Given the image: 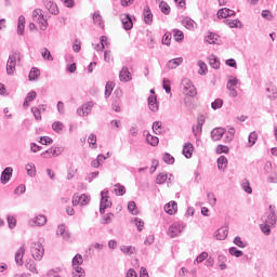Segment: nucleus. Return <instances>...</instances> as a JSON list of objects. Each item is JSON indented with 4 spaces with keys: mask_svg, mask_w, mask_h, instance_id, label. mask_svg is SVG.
Segmentation results:
<instances>
[{
    "mask_svg": "<svg viewBox=\"0 0 277 277\" xmlns=\"http://www.w3.org/2000/svg\"><path fill=\"white\" fill-rule=\"evenodd\" d=\"M16 62H21V52L13 51L6 61V75L12 76L16 72Z\"/></svg>",
    "mask_w": 277,
    "mask_h": 277,
    "instance_id": "f257e3e1",
    "label": "nucleus"
},
{
    "mask_svg": "<svg viewBox=\"0 0 277 277\" xmlns=\"http://www.w3.org/2000/svg\"><path fill=\"white\" fill-rule=\"evenodd\" d=\"M261 220L264 224H271V226H276V206H269L268 211H266L264 215H262Z\"/></svg>",
    "mask_w": 277,
    "mask_h": 277,
    "instance_id": "f03ea898",
    "label": "nucleus"
},
{
    "mask_svg": "<svg viewBox=\"0 0 277 277\" xmlns=\"http://www.w3.org/2000/svg\"><path fill=\"white\" fill-rule=\"evenodd\" d=\"M30 252L35 261H42V256H44V247L42 246V242H31Z\"/></svg>",
    "mask_w": 277,
    "mask_h": 277,
    "instance_id": "7ed1b4c3",
    "label": "nucleus"
},
{
    "mask_svg": "<svg viewBox=\"0 0 277 277\" xmlns=\"http://www.w3.org/2000/svg\"><path fill=\"white\" fill-rule=\"evenodd\" d=\"M182 92L183 94H185V96H189L190 98H194V96H196V94H198V92L196 91V87L194 85V83H192V80L184 78L182 79Z\"/></svg>",
    "mask_w": 277,
    "mask_h": 277,
    "instance_id": "20e7f679",
    "label": "nucleus"
},
{
    "mask_svg": "<svg viewBox=\"0 0 277 277\" xmlns=\"http://www.w3.org/2000/svg\"><path fill=\"white\" fill-rule=\"evenodd\" d=\"M106 194H109L108 190H106ZM111 209V200H109L108 195H105V192H101V201H100V213L101 215H105V210Z\"/></svg>",
    "mask_w": 277,
    "mask_h": 277,
    "instance_id": "39448f33",
    "label": "nucleus"
},
{
    "mask_svg": "<svg viewBox=\"0 0 277 277\" xmlns=\"http://www.w3.org/2000/svg\"><path fill=\"white\" fill-rule=\"evenodd\" d=\"M183 223H173L169 226L168 235L171 239H174V237H179L181 233H183Z\"/></svg>",
    "mask_w": 277,
    "mask_h": 277,
    "instance_id": "423d86ee",
    "label": "nucleus"
},
{
    "mask_svg": "<svg viewBox=\"0 0 277 277\" xmlns=\"http://www.w3.org/2000/svg\"><path fill=\"white\" fill-rule=\"evenodd\" d=\"M14 172V169H12V167H6L0 176V183H2V185H8V183H10V179H12V174Z\"/></svg>",
    "mask_w": 277,
    "mask_h": 277,
    "instance_id": "0eeeda50",
    "label": "nucleus"
},
{
    "mask_svg": "<svg viewBox=\"0 0 277 277\" xmlns=\"http://www.w3.org/2000/svg\"><path fill=\"white\" fill-rule=\"evenodd\" d=\"M121 23L126 31H131V29H133V17H131V14H124L123 17H121Z\"/></svg>",
    "mask_w": 277,
    "mask_h": 277,
    "instance_id": "6e6552de",
    "label": "nucleus"
},
{
    "mask_svg": "<svg viewBox=\"0 0 277 277\" xmlns=\"http://www.w3.org/2000/svg\"><path fill=\"white\" fill-rule=\"evenodd\" d=\"M44 6L50 12V14H53L54 16L60 14V8L57 6V3L53 2V0H44Z\"/></svg>",
    "mask_w": 277,
    "mask_h": 277,
    "instance_id": "1a4fd4ad",
    "label": "nucleus"
},
{
    "mask_svg": "<svg viewBox=\"0 0 277 277\" xmlns=\"http://www.w3.org/2000/svg\"><path fill=\"white\" fill-rule=\"evenodd\" d=\"M119 79L123 83H127V82L131 81V79H133V77L131 76V71H129V67L123 66L121 68V70L119 72Z\"/></svg>",
    "mask_w": 277,
    "mask_h": 277,
    "instance_id": "9d476101",
    "label": "nucleus"
},
{
    "mask_svg": "<svg viewBox=\"0 0 277 277\" xmlns=\"http://www.w3.org/2000/svg\"><path fill=\"white\" fill-rule=\"evenodd\" d=\"M237 13L228 8L220 9L216 13L217 18H229L230 16H236Z\"/></svg>",
    "mask_w": 277,
    "mask_h": 277,
    "instance_id": "9b49d317",
    "label": "nucleus"
},
{
    "mask_svg": "<svg viewBox=\"0 0 277 277\" xmlns=\"http://www.w3.org/2000/svg\"><path fill=\"white\" fill-rule=\"evenodd\" d=\"M56 235H57V237H63V239L65 241H68L70 239V232L66 230V225L65 224L58 225L57 230H56Z\"/></svg>",
    "mask_w": 277,
    "mask_h": 277,
    "instance_id": "f8f14e48",
    "label": "nucleus"
},
{
    "mask_svg": "<svg viewBox=\"0 0 277 277\" xmlns=\"http://www.w3.org/2000/svg\"><path fill=\"white\" fill-rule=\"evenodd\" d=\"M44 224H47V216L44 214H39L29 221L30 226H44Z\"/></svg>",
    "mask_w": 277,
    "mask_h": 277,
    "instance_id": "ddd939ff",
    "label": "nucleus"
},
{
    "mask_svg": "<svg viewBox=\"0 0 277 277\" xmlns=\"http://www.w3.org/2000/svg\"><path fill=\"white\" fill-rule=\"evenodd\" d=\"M224 133H226L224 128H215L211 131V138L214 142H220V140L224 137Z\"/></svg>",
    "mask_w": 277,
    "mask_h": 277,
    "instance_id": "4468645a",
    "label": "nucleus"
},
{
    "mask_svg": "<svg viewBox=\"0 0 277 277\" xmlns=\"http://www.w3.org/2000/svg\"><path fill=\"white\" fill-rule=\"evenodd\" d=\"M182 155H184L186 159H192L194 155V144L185 143L183 146Z\"/></svg>",
    "mask_w": 277,
    "mask_h": 277,
    "instance_id": "2eb2a0df",
    "label": "nucleus"
},
{
    "mask_svg": "<svg viewBox=\"0 0 277 277\" xmlns=\"http://www.w3.org/2000/svg\"><path fill=\"white\" fill-rule=\"evenodd\" d=\"M164 211L169 215H174L179 211V203L176 201H171L164 206Z\"/></svg>",
    "mask_w": 277,
    "mask_h": 277,
    "instance_id": "dca6fc26",
    "label": "nucleus"
},
{
    "mask_svg": "<svg viewBox=\"0 0 277 277\" xmlns=\"http://www.w3.org/2000/svg\"><path fill=\"white\" fill-rule=\"evenodd\" d=\"M147 101L150 111H159V103H157V95H149Z\"/></svg>",
    "mask_w": 277,
    "mask_h": 277,
    "instance_id": "f3484780",
    "label": "nucleus"
},
{
    "mask_svg": "<svg viewBox=\"0 0 277 277\" xmlns=\"http://www.w3.org/2000/svg\"><path fill=\"white\" fill-rule=\"evenodd\" d=\"M144 23L145 25H153V12H150L149 6H145L143 10Z\"/></svg>",
    "mask_w": 277,
    "mask_h": 277,
    "instance_id": "a211bd4d",
    "label": "nucleus"
},
{
    "mask_svg": "<svg viewBox=\"0 0 277 277\" xmlns=\"http://www.w3.org/2000/svg\"><path fill=\"white\" fill-rule=\"evenodd\" d=\"M228 237V227H221L215 232V238L219 241H224Z\"/></svg>",
    "mask_w": 277,
    "mask_h": 277,
    "instance_id": "6ab92c4d",
    "label": "nucleus"
},
{
    "mask_svg": "<svg viewBox=\"0 0 277 277\" xmlns=\"http://www.w3.org/2000/svg\"><path fill=\"white\" fill-rule=\"evenodd\" d=\"M144 135H146V142L149 146H158L159 145V137L154 136L150 132L144 131Z\"/></svg>",
    "mask_w": 277,
    "mask_h": 277,
    "instance_id": "aec40b11",
    "label": "nucleus"
},
{
    "mask_svg": "<svg viewBox=\"0 0 277 277\" xmlns=\"http://www.w3.org/2000/svg\"><path fill=\"white\" fill-rule=\"evenodd\" d=\"M216 162L219 170H221L222 172H224L228 168V158H226V156H220Z\"/></svg>",
    "mask_w": 277,
    "mask_h": 277,
    "instance_id": "412c9836",
    "label": "nucleus"
},
{
    "mask_svg": "<svg viewBox=\"0 0 277 277\" xmlns=\"http://www.w3.org/2000/svg\"><path fill=\"white\" fill-rule=\"evenodd\" d=\"M17 35L25 36V16L21 15L17 22Z\"/></svg>",
    "mask_w": 277,
    "mask_h": 277,
    "instance_id": "4be33fe9",
    "label": "nucleus"
},
{
    "mask_svg": "<svg viewBox=\"0 0 277 277\" xmlns=\"http://www.w3.org/2000/svg\"><path fill=\"white\" fill-rule=\"evenodd\" d=\"M181 64H183V57L173 58L167 63V68L174 70V68L181 66Z\"/></svg>",
    "mask_w": 277,
    "mask_h": 277,
    "instance_id": "5701e85b",
    "label": "nucleus"
},
{
    "mask_svg": "<svg viewBox=\"0 0 277 277\" xmlns=\"http://www.w3.org/2000/svg\"><path fill=\"white\" fill-rule=\"evenodd\" d=\"M23 256H25V247H21L15 253V263L23 265Z\"/></svg>",
    "mask_w": 277,
    "mask_h": 277,
    "instance_id": "b1692460",
    "label": "nucleus"
},
{
    "mask_svg": "<svg viewBox=\"0 0 277 277\" xmlns=\"http://www.w3.org/2000/svg\"><path fill=\"white\" fill-rule=\"evenodd\" d=\"M223 23L230 27V29H237V27H241V21L239 19H224Z\"/></svg>",
    "mask_w": 277,
    "mask_h": 277,
    "instance_id": "393cba45",
    "label": "nucleus"
},
{
    "mask_svg": "<svg viewBox=\"0 0 277 277\" xmlns=\"http://www.w3.org/2000/svg\"><path fill=\"white\" fill-rule=\"evenodd\" d=\"M209 64L211 68H214V70H217L220 68V58H217V56L212 54L209 56Z\"/></svg>",
    "mask_w": 277,
    "mask_h": 277,
    "instance_id": "a878e982",
    "label": "nucleus"
},
{
    "mask_svg": "<svg viewBox=\"0 0 277 277\" xmlns=\"http://www.w3.org/2000/svg\"><path fill=\"white\" fill-rule=\"evenodd\" d=\"M38 77H40V69H38L37 67H32L28 75L29 81H36Z\"/></svg>",
    "mask_w": 277,
    "mask_h": 277,
    "instance_id": "bb28decb",
    "label": "nucleus"
},
{
    "mask_svg": "<svg viewBox=\"0 0 277 277\" xmlns=\"http://www.w3.org/2000/svg\"><path fill=\"white\" fill-rule=\"evenodd\" d=\"M272 226H274V225H272L269 223H262V224H260V229L262 230V233L264 235H272Z\"/></svg>",
    "mask_w": 277,
    "mask_h": 277,
    "instance_id": "cd10ccee",
    "label": "nucleus"
},
{
    "mask_svg": "<svg viewBox=\"0 0 277 277\" xmlns=\"http://www.w3.org/2000/svg\"><path fill=\"white\" fill-rule=\"evenodd\" d=\"M194 19H192L190 17H183L182 19V25L186 28V29H194Z\"/></svg>",
    "mask_w": 277,
    "mask_h": 277,
    "instance_id": "c85d7f7f",
    "label": "nucleus"
},
{
    "mask_svg": "<svg viewBox=\"0 0 277 277\" xmlns=\"http://www.w3.org/2000/svg\"><path fill=\"white\" fill-rule=\"evenodd\" d=\"M159 9L162 14H166V16L170 15V4H168V2L161 1L159 3Z\"/></svg>",
    "mask_w": 277,
    "mask_h": 277,
    "instance_id": "c756f323",
    "label": "nucleus"
},
{
    "mask_svg": "<svg viewBox=\"0 0 277 277\" xmlns=\"http://www.w3.org/2000/svg\"><path fill=\"white\" fill-rule=\"evenodd\" d=\"M228 252L232 256H236V259H240V256H243V251L237 249V247H230L228 249Z\"/></svg>",
    "mask_w": 277,
    "mask_h": 277,
    "instance_id": "7c9ffc66",
    "label": "nucleus"
},
{
    "mask_svg": "<svg viewBox=\"0 0 277 277\" xmlns=\"http://www.w3.org/2000/svg\"><path fill=\"white\" fill-rule=\"evenodd\" d=\"M256 140H259V134H256V132H251L248 137L249 148H252V146L256 144Z\"/></svg>",
    "mask_w": 277,
    "mask_h": 277,
    "instance_id": "2f4dec72",
    "label": "nucleus"
},
{
    "mask_svg": "<svg viewBox=\"0 0 277 277\" xmlns=\"http://www.w3.org/2000/svg\"><path fill=\"white\" fill-rule=\"evenodd\" d=\"M72 267H77L79 265H83V256L79 253H77L74 258H72Z\"/></svg>",
    "mask_w": 277,
    "mask_h": 277,
    "instance_id": "473e14b6",
    "label": "nucleus"
},
{
    "mask_svg": "<svg viewBox=\"0 0 277 277\" xmlns=\"http://www.w3.org/2000/svg\"><path fill=\"white\" fill-rule=\"evenodd\" d=\"M173 31H174L173 37L175 42H183V40H185V35L183 34V31L179 29H174Z\"/></svg>",
    "mask_w": 277,
    "mask_h": 277,
    "instance_id": "72a5a7b5",
    "label": "nucleus"
},
{
    "mask_svg": "<svg viewBox=\"0 0 277 277\" xmlns=\"http://www.w3.org/2000/svg\"><path fill=\"white\" fill-rule=\"evenodd\" d=\"M228 153H230V148L226 145H217L216 146V154L217 155H228Z\"/></svg>",
    "mask_w": 277,
    "mask_h": 277,
    "instance_id": "f704fd0d",
    "label": "nucleus"
},
{
    "mask_svg": "<svg viewBox=\"0 0 277 277\" xmlns=\"http://www.w3.org/2000/svg\"><path fill=\"white\" fill-rule=\"evenodd\" d=\"M162 160L164 163H168V166H174V158L170 153H164L162 156Z\"/></svg>",
    "mask_w": 277,
    "mask_h": 277,
    "instance_id": "c9c22d12",
    "label": "nucleus"
},
{
    "mask_svg": "<svg viewBox=\"0 0 277 277\" xmlns=\"http://www.w3.org/2000/svg\"><path fill=\"white\" fill-rule=\"evenodd\" d=\"M26 172L28 174V176H36V164L34 163H28L26 164Z\"/></svg>",
    "mask_w": 277,
    "mask_h": 277,
    "instance_id": "e433bc0d",
    "label": "nucleus"
},
{
    "mask_svg": "<svg viewBox=\"0 0 277 277\" xmlns=\"http://www.w3.org/2000/svg\"><path fill=\"white\" fill-rule=\"evenodd\" d=\"M52 129L55 131V133H62V131H64V123L61 121H55L52 123Z\"/></svg>",
    "mask_w": 277,
    "mask_h": 277,
    "instance_id": "4c0bfd02",
    "label": "nucleus"
},
{
    "mask_svg": "<svg viewBox=\"0 0 277 277\" xmlns=\"http://www.w3.org/2000/svg\"><path fill=\"white\" fill-rule=\"evenodd\" d=\"M217 261L220 263V265H219L220 269H222V271L226 269V267H227L226 266V261H227L226 255L220 254L217 256Z\"/></svg>",
    "mask_w": 277,
    "mask_h": 277,
    "instance_id": "58836bf2",
    "label": "nucleus"
},
{
    "mask_svg": "<svg viewBox=\"0 0 277 277\" xmlns=\"http://www.w3.org/2000/svg\"><path fill=\"white\" fill-rule=\"evenodd\" d=\"M168 181V173H159L156 177L157 185H163Z\"/></svg>",
    "mask_w": 277,
    "mask_h": 277,
    "instance_id": "ea45409f",
    "label": "nucleus"
},
{
    "mask_svg": "<svg viewBox=\"0 0 277 277\" xmlns=\"http://www.w3.org/2000/svg\"><path fill=\"white\" fill-rule=\"evenodd\" d=\"M162 88L167 94H170V92H172V87L170 85V79L168 78L162 79Z\"/></svg>",
    "mask_w": 277,
    "mask_h": 277,
    "instance_id": "a19ab883",
    "label": "nucleus"
},
{
    "mask_svg": "<svg viewBox=\"0 0 277 277\" xmlns=\"http://www.w3.org/2000/svg\"><path fill=\"white\" fill-rule=\"evenodd\" d=\"M234 243L235 246H237L238 248H248V242L241 240V237L236 236L234 238Z\"/></svg>",
    "mask_w": 277,
    "mask_h": 277,
    "instance_id": "79ce46f5",
    "label": "nucleus"
},
{
    "mask_svg": "<svg viewBox=\"0 0 277 277\" xmlns=\"http://www.w3.org/2000/svg\"><path fill=\"white\" fill-rule=\"evenodd\" d=\"M114 92V82H107L105 87V98H109Z\"/></svg>",
    "mask_w": 277,
    "mask_h": 277,
    "instance_id": "37998d69",
    "label": "nucleus"
},
{
    "mask_svg": "<svg viewBox=\"0 0 277 277\" xmlns=\"http://www.w3.org/2000/svg\"><path fill=\"white\" fill-rule=\"evenodd\" d=\"M39 144H42V146H49L53 144V138L50 136H40Z\"/></svg>",
    "mask_w": 277,
    "mask_h": 277,
    "instance_id": "c03bdc74",
    "label": "nucleus"
},
{
    "mask_svg": "<svg viewBox=\"0 0 277 277\" xmlns=\"http://www.w3.org/2000/svg\"><path fill=\"white\" fill-rule=\"evenodd\" d=\"M207 38L208 39L206 41L209 42V44H215L220 36L215 32H210Z\"/></svg>",
    "mask_w": 277,
    "mask_h": 277,
    "instance_id": "a18cd8bd",
    "label": "nucleus"
},
{
    "mask_svg": "<svg viewBox=\"0 0 277 277\" xmlns=\"http://www.w3.org/2000/svg\"><path fill=\"white\" fill-rule=\"evenodd\" d=\"M224 105V100L222 98H216L214 102L211 103L212 109H222Z\"/></svg>",
    "mask_w": 277,
    "mask_h": 277,
    "instance_id": "49530a36",
    "label": "nucleus"
},
{
    "mask_svg": "<svg viewBox=\"0 0 277 277\" xmlns=\"http://www.w3.org/2000/svg\"><path fill=\"white\" fill-rule=\"evenodd\" d=\"M137 205L135 203V201H129L128 202V211H130V213H132V215H137Z\"/></svg>",
    "mask_w": 277,
    "mask_h": 277,
    "instance_id": "de8ad7c7",
    "label": "nucleus"
},
{
    "mask_svg": "<svg viewBox=\"0 0 277 277\" xmlns=\"http://www.w3.org/2000/svg\"><path fill=\"white\" fill-rule=\"evenodd\" d=\"M38 21H40V29L41 31H47V18H44V15L42 13H40L39 17H38Z\"/></svg>",
    "mask_w": 277,
    "mask_h": 277,
    "instance_id": "09e8293b",
    "label": "nucleus"
},
{
    "mask_svg": "<svg viewBox=\"0 0 277 277\" xmlns=\"http://www.w3.org/2000/svg\"><path fill=\"white\" fill-rule=\"evenodd\" d=\"M115 187H117L115 188V192L118 194V196H124L127 194V188L120 183H117Z\"/></svg>",
    "mask_w": 277,
    "mask_h": 277,
    "instance_id": "8fccbe9b",
    "label": "nucleus"
},
{
    "mask_svg": "<svg viewBox=\"0 0 277 277\" xmlns=\"http://www.w3.org/2000/svg\"><path fill=\"white\" fill-rule=\"evenodd\" d=\"M121 252H123V254H133L135 252V247L132 246H121L120 247Z\"/></svg>",
    "mask_w": 277,
    "mask_h": 277,
    "instance_id": "3c124183",
    "label": "nucleus"
},
{
    "mask_svg": "<svg viewBox=\"0 0 277 277\" xmlns=\"http://www.w3.org/2000/svg\"><path fill=\"white\" fill-rule=\"evenodd\" d=\"M161 129H162V122L161 121H155L153 123V131H154V133H156V135H159V133H161Z\"/></svg>",
    "mask_w": 277,
    "mask_h": 277,
    "instance_id": "603ef678",
    "label": "nucleus"
},
{
    "mask_svg": "<svg viewBox=\"0 0 277 277\" xmlns=\"http://www.w3.org/2000/svg\"><path fill=\"white\" fill-rule=\"evenodd\" d=\"M93 23L94 25H98L101 27V25H103V17L101 16V13H94L93 14Z\"/></svg>",
    "mask_w": 277,
    "mask_h": 277,
    "instance_id": "864d4df0",
    "label": "nucleus"
},
{
    "mask_svg": "<svg viewBox=\"0 0 277 277\" xmlns=\"http://www.w3.org/2000/svg\"><path fill=\"white\" fill-rule=\"evenodd\" d=\"M234 137H235V128H229V130L226 132L225 141L233 142Z\"/></svg>",
    "mask_w": 277,
    "mask_h": 277,
    "instance_id": "5fc2aeb1",
    "label": "nucleus"
},
{
    "mask_svg": "<svg viewBox=\"0 0 277 277\" xmlns=\"http://www.w3.org/2000/svg\"><path fill=\"white\" fill-rule=\"evenodd\" d=\"M6 222L9 224V228H16V217L12 216V215H8L6 217Z\"/></svg>",
    "mask_w": 277,
    "mask_h": 277,
    "instance_id": "6e6d98bb",
    "label": "nucleus"
},
{
    "mask_svg": "<svg viewBox=\"0 0 277 277\" xmlns=\"http://www.w3.org/2000/svg\"><path fill=\"white\" fill-rule=\"evenodd\" d=\"M111 220H114V213L109 212L103 216L102 224H111Z\"/></svg>",
    "mask_w": 277,
    "mask_h": 277,
    "instance_id": "4d7b16f0",
    "label": "nucleus"
},
{
    "mask_svg": "<svg viewBox=\"0 0 277 277\" xmlns=\"http://www.w3.org/2000/svg\"><path fill=\"white\" fill-rule=\"evenodd\" d=\"M41 55L43 60H47L48 62H53V55H51V51H49V49L45 48Z\"/></svg>",
    "mask_w": 277,
    "mask_h": 277,
    "instance_id": "13d9d810",
    "label": "nucleus"
},
{
    "mask_svg": "<svg viewBox=\"0 0 277 277\" xmlns=\"http://www.w3.org/2000/svg\"><path fill=\"white\" fill-rule=\"evenodd\" d=\"M198 66H199V74L200 75H207V63L199 61L198 62Z\"/></svg>",
    "mask_w": 277,
    "mask_h": 277,
    "instance_id": "bf43d9fd",
    "label": "nucleus"
},
{
    "mask_svg": "<svg viewBox=\"0 0 277 277\" xmlns=\"http://www.w3.org/2000/svg\"><path fill=\"white\" fill-rule=\"evenodd\" d=\"M170 40H172V34L166 32L162 37V44L170 47Z\"/></svg>",
    "mask_w": 277,
    "mask_h": 277,
    "instance_id": "052dcab7",
    "label": "nucleus"
},
{
    "mask_svg": "<svg viewBox=\"0 0 277 277\" xmlns=\"http://www.w3.org/2000/svg\"><path fill=\"white\" fill-rule=\"evenodd\" d=\"M92 107H94V102H87L82 105V108L84 109V111H87V116H89L90 111H92Z\"/></svg>",
    "mask_w": 277,
    "mask_h": 277,
    "instance_id": "680f3d73",
    "label": "nucleus"
},
{
    "mask_svg": "<svg viewBox=\"0 0 277 277\" xmlns=\"http://www.w3.org/2000/svg\"><path fill=\"white\" fill-rule=\"evenodd\" d=\"M31 113H32L34 116H35V120H42V115H41V113H40V108L32 107V108H31Z\"/></svg>",
    "mask_w": 277,
    "mask_h": 277,
    "instance_id": "e2e57ef3",
    "label": "nucleus"
},
{
    "mask_svg": "<svg viewBox=\"0 0 277 277\" xmlns=\"http://www.w3.org/2000/svg\"><path fill=\"white\" fill-rule=\"evenodd\" d=\"M41 157L43 159H51L53 157V147L47 149L45 151L41 153Z\"/></svg>",
    "mask_w": 277,
    "mask_h": 277,
    "instance_id": "0e129e2a",
    "label": "nucleus"
},
{
    "mask_svg": "<svg viewBox=\"0 0 277 277\" xmlns=\"http://www.w3.org/2000/svg\"><path fill=\"white\" fill-rule=\"evenodd\" d=\"M209 259V253L203 251L201 252L197 258H196V262L197 263H202V261Z\"/></svg>",
    "mask_w": 277,
    "mask_h": 277,
    "instance_id": "69168bd1",
    "label": "nucleus"
},
{
    "mask_svg": "<svg viewBox=\"0 0 277 277\" xmlns=\"http://www.w3.org/2000/svg\"><path fill=\"white\" fill-rule=\"evenodd\" d=\"M53 157H60L64 153V147H52Z\"/></svg>",
    "mask_w": 277,
    "mask_h": 277,
    "instance_id": "338daca9",
    "label": "nucleus"
},
{
    "mask_svg": "<svg viewBox=\"0 0 277 277\" xmlns=\"http://www.w3.org/2000/svg\"><path fill=\"white\" fill-rule=\"evenodd\" d=\"M88 143L91 144V146H94V148H96V134L91 133L88 137Z\"/></svg>",
    "mask_w": 277,
    "mask_h": 277,
    "instance_id": "774afa93",
    "label": "nucleus"
}]
</instances>
